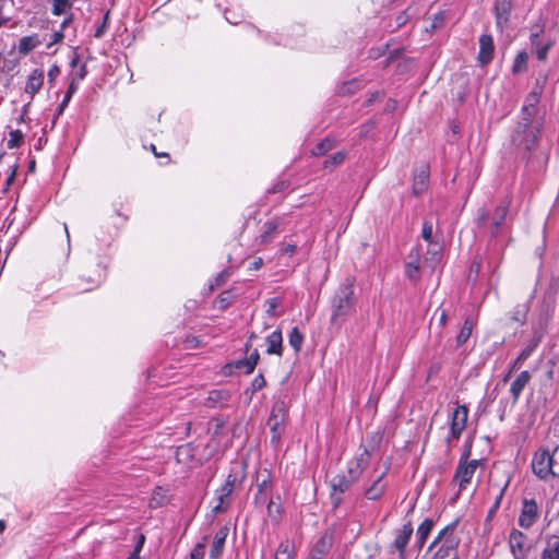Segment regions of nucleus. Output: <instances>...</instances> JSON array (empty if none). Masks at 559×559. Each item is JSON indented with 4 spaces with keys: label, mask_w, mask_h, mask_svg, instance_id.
<instances>
[{
    "label": "nucleus",
    "mask_w": 559,
    "mask_h": 559,
    "mask_svg": "<svg viewBox=\"0 0 559 559\" xmlns=\"http://www.w3.org/2000/svg\"><path fill=\"white\" fill-rule=\"evenodd\" d=\"M370 453L367 449L348 462L346 473L335 475L331 484V502L334 508H338L344 500L343 495L358 481L365 468L369 465Z\"/></svg>",
    "instance_id": "1"
},
{
    "label": "nucleus",
    "mask_w": 559,
    "mask_h": 559,
    "mask_svg": "<svg viewBox=\"0 0 559 559\" xmlns=\"http://www.w3.org/2000/svg\"><path fill=\"white\" fill-rule=\"evenodd\" d=\"M539 102L535 96L528 94L522 108V121L512 138L514 145L523 146L526 152L533 151L537 142L539 129L531 126V119L535 115V106Z\"/></svg>",
    "instance_id": "2"
},
{
    "label": "nucleus",
    "mask_w": 559,
    "mask_h": 559,
    "mask_svg": "<svg viewBox=\"0 0 559 559\" xmlns=\"http://www.w3.org/2000/svg\"><path fill=\"white\" fill-rule=\"evenodd\" d=\"M355 309L354 287L350 282L342 284L332 299L331 325L337 329Z\"/></svg>",
    "instance_id": "3"
},
{
    "label": "nucleus",
    "mask_w": 559,
    "mask_h": 559,
    "mask_svg": "<svg viewBox=\"0 0 559 559\" xmlns=\"http://www.w3.org/2000/svg\"><path fill=\"white\" fill-rule=\"evenodd\" d=\"M532 471L540 480L559 479V445L551 451L548 449L537 450L532 459Z\"/></svg>",
    "instance_id": "4"
},
{
    "label": "nucleus",
    "mask_w": 559,
    "mask_h": 559,
    "mask_svg": "<svg viewBox=\"0 0 559 559\" xmlns=\"http://www.w3.org/2000/svg\"><path fill=\"white\" fill-rule=\"evenodd\" d=\"M457 521L442 528L429 546V550L437 548L431 559H457L460 538L455 534Z\"/></svg>",
    "instance_id": "5"
},
{
    "label": "nucleus",
    "mask_w": 559,
    "mask_h": 559,
    "mask_svg": "<svg viewBox=\"0 0 559 559\" xmlns=\"http://www.w3.org/2000/svg\"><path fill=\"white\" fill-rule=\"evenodd\" d=\"M509 201H503L500 205H498L490 216L489 212L486 210H479L477 223L479 227H487L489 225L490 233L492 236L497 235L501 228V226L506 222V217L509 211Z\"/></svg>",
    "instance_id": "6"
},
{
    "label": "nucleus",
    "mask_w": 559,
    "mask_h": 559,
    "mask_svg": "<svg viewBox=\"0 0 559 559\" xmlns=\"http://www.w3.org/2000/svg\"><path fill=\"white\" fill-rule=\"evenodd\" d=\"M468 452H465L461 457L454 477L453 483H457L459 491H462L466 488V486L471 483L476 468L479 465V460H472L467 462Z\"/></svg>",
    "instance_id": "7"
},
{
    "label": "nucleus",
    "mask_w": 559,
    "mask_h": 559,
    "mask_svg": "<svg viewBox=\"0 0 559 559\" xmlns=\"http://www.w3.org/2000/svg\"><path fill=\"white\" fill-rule=\"evenodd\" d=\"M388 471V464L384 465V468L382 471H378V468H374V475L371 478V484L367 486L364 491V496L366 499L376 501L379 500L384 495L388 486L383 481V478L385 477Z\"/></svg>",
    "instance_id": "8"
},
{
    "label": "nucleus",
    "mask_w": 559,
    "mask_h": 559,
    "mask_svg": "<svg viewBox=\"0 0 559 559\" xmlns=\"http://www.w3.org/2000/svg\"><path fill=\"white\" fill-rule=\"evenodd\" d=\"M468 418V408L466 405H457L452 412L450 436L447 438L448 444L451 440H459L464 431Z\"/></svg>",
    "instance_id": "9"
},
{
    "label": "nucleus",
    "mask_w": 559,
    "mask_h": 559,
    "mask_svg": "<svg viewBox=\"0 0 559 559\" xmlns=\"http://www.w3.org/2000/svg\"><path fill=\"white\" fill-rule=\"evenodd\" d=\"M540 514L539 507L535 499H524L522 501V508L519 515L518 523L524 528H531L538 520Z\"/></svg>",
    "instance_id": "10"
},
{
    "label": "nucleus",
    "mask_w": 559,
    "mask_h": 559,
    "mask_svg": "<svg viewBox=\"0 0 559 559\" xmlns=\"http://www.w3.org/2000/svg\"><path fill=\"white\" fill-rule=\"evenodd\" d=\"M412 535L413 525L411 522L405 523L401 528L395 531V537L391 545V549L397 551L399 559H406V547Z\"/></svg>",
    "instance_id": "11"
},
{
    "label": "nucleus",
    "mask_w": 559,
    "mask_h": 559,
    "mask_svg": "<svg viewBox=\"0 0 559 559\" xmlns=\"http://www.w3.org/2000/svg\"><path fill=\"white\" fill-rule=\"evenodd\" d=\"M236 477L231 474L228 475L225 484L216 490L217 503L213 507L215 513L224 512L230 502V496L234 490Z\"/></svg>",
    "instance_id": "12"
},
{
    "label": "nucleus",
    "mask_w": 559,
    "mask_h": 559,
    "mask_svg": "<svg viewBox=\"0 0 559 559\" xmlns=\"http://www.w3.org/2000/svg\"><path fill=\"white\" fill-rule=\"evenodd\" d=\"M512 10V0H495L493 12L496 26L500 32L507 27Z\"/></svg>",
    "instance_id": "13"
},
{
    "label": "nucleus",
    "mask_w": 559,
    "mask_h": 559,
    "mask_svg": "<svg viewBox=\"0 0 559 559\" xmlns=\"http://www.w3.org/2000/svg\"><path fill=\"white\" fill-rule=\"evenodd\" d=\"M527 536L519 530L513 528L509 536V546L514 559H525Z\"/></svg>",
    "instance_id": "14"
},
{
    "label": "nucleus",
    "mask_w": 559,
    "mask_h": 559,
    "mask_svg": "<svg viewBox=\"0 0 559 559\" xmlns=\"http://www.w3.org/2000/svg\"><path fill=\"white\" fill-rule=\"evenodd\" d=\"M495 45L491 35L484 34L479 37L478 61L481 66L488 64L493 59Z\"/></svg>",
    "instance_id": "15"
},
{
    "label": "nucleus",
    "mask_w": 559,
    "mask_h": 559,
    "mask_svg": "<svg viewBox=\"0 0 559 559\" xmlns=\"http://www.w3.org/2000/svg\"><path fill=\"white\" fill-rule=\"evenodd\" d=\"M429 185V166L423 165L420 166L413 179V194L416 197L421 195L427 189Z\"/></svg>",
    "instance_id": "16"
},
{
    "label": "nucleus",
    "mask_w": 559,
    "mask_h": 559,
    "mask_svg": "<svg viewBox=\"0 0 559 559\" xmlns=\"http://www.w3.org/2000/svg\"><path fill=\"white\" fill-rule=\"evenodd\" d=\"M421 267L424 269V264H420L419 250L415 248L407 257L405 273L411 281H416Z\"/></svg>",
    "instance_id": "17"
},
{
    "label": "nucleus",
    "mask_w": 559,
    "mask_h": 559,
    "mask_svg": "<svg viewBox=\"0 0 559 559\" xmlns=\"http://www.w3.org/2000/svg\"><path fill=\"white\" fill-rule=\"evenodd\" d=\"M531 379H532V376H531L530 371L524 370V371L520 372V374L512 381L511 386H510V393L512 396L513 404H515L519 401V399L522 394V391L530 383Z\"/></svg>",
    "instance_id": "18"
},
{
    "label": "nucleus",
    "mask_w": 559,
    "mask_h": 559,
    "mask_svg": "<svg viewBox=\"0 0 559 559\" xmlns=\"http://www.w3.org/2000/svg\"><path fill=\"white\" fill-rule=\"evenodd\" d=\"M43 84L44 71L40 69H35L28 75L24 91L29 95L31 99H33V97L40 91Z\"/></svg>",
    "instance_id": "19"
},
{
    "label": "nucleus",
    "mask_w": 559,
    "mask_h": 559,
    "mask_svg": "<svg viewBox=\"0 0 559 559\" xmlns=\"http://www.w3.org/2000/svg\"><path fill=\"white\" fill-rule=\"evenodd\" d=\"M266 344H267V348H266L267 354L282 356V354H283V336H282V332L280 330L272 332L266 337Z\"/></svg>",
    "instance_id": "20"
},
{
    "label": "nucleus",
    "mask_w": 559,
    "mask_h": 559,
    "mask_svg": "<svg viewBox=\"0 0 559 559\" xmlns=\"http://www.w3.org/2000/svg\"><path fill=\"white\" fill-rule=\"evenodd\" d=\"M542 559H559V537L551 536L547 539L542 551Z\"/></svg>",
    "instance_id": "21"
},
{
    "label": "nucleus",
    "mask_w": 559,
    "mask_h": 559,
    "mask_svg": "<svg viewBox=\"0 0 559 559\" xmlns=\"http://www.w3.org/2000/svg\"><path fill=\"white\" fill-rule=\"evenodd\" d=\"M435 523L431 519H426L417 528L416 537H417V547L421 549L425 545L427 537L429 536Z\"/></svg>",
    "instance_id": "22"
},
{
    "label": "nucleus",
    "mask_w": 559,
    "mask_h": 559,
    "mask_svg": "<svg viewBox=\"0 0 559 559\" xmlns=\"http://www.w3.org/2000/svg\"><path fill=\"white\" fill-rule=\"evenodd\" d=\"M40 44L37 35L22 37L19 41V51L22 55H27Z\"/></svg>",
    "instance_id": "23"
},
{
    "label": "nucleus",
    "mask_w": 559,
    "mask_h": 559,
    "mask_svg": "<svg viewBox=\"0 0 559 559\" xmlns=\"http://www.w3.org/2000/svg\"><path fill=\"white\" fill-rule=\"evenodd\" d=\"M285 419H280L276 416L270 415L267 425L272 432V442H277L281 438Z\"/></svg>",
    "instance_id": "24"
},
{
    "label": "nucleus",
    "mask_w": 559,
    "mask_h": 559,
    "mask_svg": "<svg viewBox=\"0 0 559 559\" xmlns=\"http://www.w3.org/2000/svg\"><path fill=\"white\" fill-rule=\"evenodd\" d=\"M441 260V253L437 245H435V248L431 251L427 252V255L424 259V269H429L430 271H433L437 264Z\"/></svg>",
    "instance_id": "25"
},
{
    "label": "nucleus",
    "mask_w": 559,
    "mask_h": 559,
    "mask_svg": "<svg viewBox=\"0 0 559 559\" xmlns=\"http://www.w3.org/2000/svg\"><path fill=\"white\" fill-rule=\"evenodd\" d=\"M272 486L271 475L267 469H263L257 474V489L261 492L269 493Z\"/></svg>",
    "instance_id": "26"
},
{
    "label": "nucleus",
    "mask_w": 559,
    "mask_h": 559,
    "mask_svg": "<svg viewBox=\"0 0 559 559\" xmlns=\"http://www.w3.org/2000/svg\"><path fill=\"white\" fill-rule=\"evenodd\" d=\"M283 508L281 503L273 500L267 502V516L273 524H278L282 520Z\"/></svg>",
    "instance_id": "27"
},
{
    "label": "nucleus",
    "mask_w": 559,
    "mask_h": 559,
    "mask_svg": "<svg viewBox=\"0 0 559 559\" xmlns=\"http://www.w3.org/2000/svg\"><path fill=\"white\" fill-rule=\"evenodd\" d=\"M278 224L275 221H269L263 225V231L260 235L261 243L271 241L277 230Z\"/></svg>",
    "instance_id": "28"
},
{
    "label": "nucleus",
    "mask_w": 559,
    "mask_h": 559,
    "mask_svg": "<svg viewBox=\"0 0 559 559\" xmlns=\"http://www.w3.org/2000/svg\"><path fill=\"white\" fill-rule=\"evenodd\" d=\"M288 343L294 348L296 354L300 352L304 343V335L297 326L292 329L288 336Z\"/></svg>",
    "instance_id": "29"
},
{
    "label": "nucleus",
    "mask_w": 559,
    "mask_h": 559,
    "mask_svg": "<svg viewBox=\"0 0 559 559\" xmlns=\"http://www.w3.org/2000/svg\"><path fill=\"white\" fill-rule=\"evenodd\" d=\"M527 60H528L527 52H525V51L519 52L514 59L512 72L514 74H520V73L525 72L527 69Z\"/></svg>",
    "instance_id": "30"
},
{
    "label": "nucleus",
    "mask_w": 559,
    "mask_h": 559,
    "mask_svg": "<svg viewBox=\"0 0 559 559\" xmlns=\"http://www.w3.org/2000/svg\"><path fill=\"white\" fill-rule=\"evenodd\" d=\"M294 556V546L290 542H282L276 550L275 559H292Z\"/></svg>",
    "instance_id": "31"
},
{
    "label": "nucleus",
    "mask_w": 559,
    "mask_h": 559,
    "mask_svg": "<svg viewBox=\"0 0 559 559\" xmlns=\"http://www.w3.org/2000/svg\"><path fill=\"white\" fill-rule=\"evenodd\" d=\"M542 342V334L535 332L533 337L528 341L527 345L520 353L525 359H527L533 352L538 347Z\"/></svg>",
    "instance_id": "32"
},
{
    "label": "nucleus",
    "mask_w": 559,
    "mask_h": 559,
    "mask_svg": "<svg viewBox=\"0 0 559 559\" xmlns=\"http://www.w3.org/2000/svg\"><path fill=\"white\" fill-rule=\"evenodd\" d=\"M72 0H52V14L61 15L71 9Z\"/></svg>",
    "instance_id": "33"
},
{
    "label": "nucleus",
    "mask_w": 559,
    "mask_h": 559,
    "mask_svg": "<svg viewBox=\"0 0 559 559\" xmlns=\"http://www.w3.org/2000/svg\"><path fill=\"white\" fill-rule=\"evenodd\" d=\"M334 146V143L330 139H324L320 143L316 145V147L312 150V154L314 156H322L326 154L329 151H331Z\"/></svg>",
    "instance_id": "34"
},
{
    "label": "nucleus",
    "mask_w": 559,
    "mask_h": 559,
    "mask_svg": "<svg viewBox=\"0 0 559 559\" xmlns=\"http://www.w3.org/2000/svg\"><path fill=\"white\" fill-rule=\"evenodd\" d=\"M472 334V324L468 321H465L457 337L456 343L459 346L465 344Z\"/></svg>",
    "instance_id": "35"
},
{
    "label": "nucleus",
    "mask_w": 559,
    "mask_h": 559,
    "mask_svg": "<svg viewBox=\"0 0 559 559\" xmlns=\"http://www.w3.org/2000/svg\"><path fill=\"white\" fill-rule=\"evenodd\" d=\"M10 139L7 143L9 148L20 147L23 142V133L20 130H13L10 132Z\"/></svg>",
    "instance_id": "36"
},
{
    "label": "nucleus",
    "mask_w": 559,
    "mask_h": 559,
    "mask_svg": "<svg viewBox=\"0 0 559 559\" xmlns=\"http://www.w3.org/2000/svg\"><path fill=\"white\" fill-rule=\"evenodd\" d=\"M344 159H345V152H343V151L336 152L332 156H330L329 158H326L324 160V167L325 168L335 167V166L342 164L344 162Z\"/></svg>",
    "instance_id": "37"
},
{
    "label": "nucleus",
    "mask_w": 559,
    "mask_h": 559,
    "mask_svg": "<svg viewBox=\"0 0 559 559\" xmlns=\"http://www.w3.org/2000/svg\"><path fill=\"white\" fill-rule=\"evenodd\" d=\"M224 544L222 542V538H214L211 550H210V558L211 559H218L223 552Z\"/></svg>",
    "instance_id": "38"
},
{
    "label": "nucleus",
    "mask_w": 559,
    "mask_h": 559,
    "mask_svg": "<svg viewBox=\"0 0 559 559\" xmlns=\"http://www.w3.org/2000/svg\"><path fill=\"white\" fill-rule=\"evenodd\" d=\"M206 547V537H204L203 542L198 543L194 548L191 550L190 559H203L205 555Z\"/></svg>",
    "instance_id": "39"
},
{
    "label": "nucleus",
    "mask_w": 559,
    "mask_h": 559,
    "mask_svg": "<svg viewBox=\"0 0 559 559\" xmlns=\"http://www.w3.org/2000/svg\"><path fill=\"white\" fill-rule=\"evenodd\" d=\"M285 411H286L285 403L283 401H277L274 403V405L272 407L271 415L276 416L280 419H285Z\"/></svg>",
    "instance_id": "40"
},
{
    "label": "nucleus",
    "mask_w": 559,
    "mask_h": 559,
    "mask_svg": "<svg viewBox=\"0 0 559 559\" xmlns=\"http://www.w3.org/2000/svg\"><path fill=\"white\" fill-rule=\"evenodd\" d=\"M258 359H259V354L257 350H254V353H252L250 355V357L246 361L242 362L246 366V373H251L254 370V368L258 364Z\"/></svg>",
    "instance_id": "41"
},
{
    "label": "nucleus",
    "mask_w": 559,
    "mask_h": 559,
    "mask_svg": "<svg viewBox=\"0 0 559 559\" xmlns=\"http://www.w3.org/2000/svg\"><path fill=\"white\" fill-rule=\"evenodd\" d=\"M421 237L429 243H432V224L429 222H425L423 224Z\"/></svg>",
    "instance_id": "42"
},
{
    "label": "nucleus",
    "mask_w": 559,
    "mask_h": 559,
    "mask_svg": "<svg viewBox=\"0 0 559 559\" xmlns=\"http://www.w3.org/2000/svg\"><path fill=\"white\" fill-rule=\"evenodd\" d=\"M266 306V313L269 316H276V308L280 306V299L278 298H270L265 302Z\"/></svg>",
    "instance_id": "43"
},
{
    "label": "nucleus",
    "mask_w": 559,
    "mask_h": 559,
    "mask_svg": "<svg viewBox=\"0 0 559 559\" xmlns=\"http://www.w3.org/2000/svg\"><path fill=\"white\" fill-rule=\"evenodd\" d=\"M542 33H543V27H540V26H535L532 28V34H531L532 47L537 48L539 46L538 38Z\"/></svg>",
    "instance_id": "44"
},
{
    "label": "nucleus",
    "mask_w": 559,
    "mask_h": 559,
    "mask_svg": "<svg viewBox=\"0 0 559 559\" xmlns=\"http://www.w3.org/2000/svg\"><path fill=\"white\" fill-rule=\"evenodd\" d=\"M265 384H266L265 379L261 373L255 376L251 383L253 392L263 389L265 386Z\"/></svg>",
    "instance_id": "45"
},
{
    "label": "nucleus",
    "mask_w": 559,
    "mask_h": 559,
    "mask_svg": "<svg viewBox=\"0 0 559 559\" xmlns=\"http://www.w3.org/2000/svg\"><path fill=\"white\" fill-rule=\"evenodd\" d=\"M288 188V182L287 181H278L276 182L275 185H273L269 190H267V193H278V192H283L285 191L286 189Z\"/></svg>",
    "instance_id": "46"
},
{
    "label": "nucleus",
    "mask_w": 559,
    "mask_h": 559,
    "mask_svg": "<svg viewBox=\"0 0 559 559\" xmlns=\"http://www.w3.org/2000/svg\"><path fill=\"white\" fill-rule=\"evenodd\" d=\"M551 43H547L546 45H544L543 47H537L536 48V55H537V58L542 61L546 60L547 59V53H548V50L550 49L551 47Z\"/></svg>",
    "instance_id": "47"
},
{
    "label": "nucleus",
    "mask_w": 559,
    "mask_h": 559,
    "mask_svg": "<svg viewBox=\"0 0 559 559\" xmlns=\"http://www.w3.org/2000/svg\"><path fill=\"white\" fill-rule=\"evenodd\" d=\"M525 309H516L512 316H510V320L519 322L521 324L525 321Z\"/></svg>",
    "instance_id": "48"
},
{
    "label": "nucleus",
    "mask_w": 559,
    "mask_h": 559,
    "mask_svg": "<svg viewBox=\"0 0 559 559\" xmlns=\"http://www.w3.org/2000/svg\"><path fill=\"white\" fill-rule=\"evenodd\" d=\"M444 21V15L442 12H439L437 13L435 16H433V21H432V24H431V28L436 29V28H439L442 23Z\"/></svg>",
    "instance_id": "49"
},
{
    "label": "nucleus",
    "mask_w": 559,
    "mask_h": 559,
    "mask_svg": "<svg viewBox=\"0 0 559 559\" xmlns=\"http://www.w3.org/2000/svg\"><path fill=\"white\" fill-rule=\"evenodd\" d=\"M59 74H60V69H59V67H58V66H56V64H55V66H52V67L49 69L48 74H47V75H48V81H49V83H52Z\"/></svg>",
    "instance_id": "50"
},
{
    "label": "nucleus",
    "mask_w": 559,
    "mask_h": 559,
    "mask_svg": "<svg viewBox=\"0 0 559 559\" xmlns=\"http://www.w3.org/2000/svg\"><path fill=\"white\" fill-rule=\"evenodd\" d=\"M16 169H17V166L16 165L13 166L11 174L9 175V177L5 180V187L3 189V192H7L10 188V186L12 185V182L15 180Z\"/></svg>",
    "instance_id": "51"
},
{
    "label": "nucleus",
    "mask_w": 559,
    "mask_h": 559,
    "mask_svg": "<svg viewBox=\"0 0 559 559\" xmlns=\"http://www.w3.org/2000/svg\"><path fill=\"white\" fill-rule=\"evenodd\" d=\"M267 495L269 493H266V492H261V491L258 490L257 493H255V497H254V503L262 506L263 503L266 502Z\"/></svg>",
    "instance_id": "52"
},
{
    "label": "nucleus",
    "mask_w": 559,
    "mask_h": 559,
    "mask_svg": "<svg viewBox=\"0 0 559 559\" xmlns=\"http://www.w3.org/2000/svg\"><path fill=\"white\" fill-rule=\"evenodd\" d=\"M71 97H72L71 94L66 93V96H64L63 100L61 102V104L59 105V108L57 110V116L62 115V112H63L64 108L68 106Z\"/></svg>",
    "instance_id": "53"
},
{
    "label": "nucleus",
    "mask_w": 559,
    "mask_h": 559,
    "mask_svg": "<svg viewBox=\"0 0 559 559\" xmlns=\"http://www.w3.org/2000/svg\"><path fill=\"white\" fill-rule=\"evenodd\" d=\"M507 487H508V483L503 486V488L500 489L499 493L497 495L495 502H493V509H499Z\"/></svg>",
    "instance_id": "54"
},
{
    "label": "nucleus",
    "mask_w": 559,
    "mask_h": 559,
    "mask_svg": "<svg viewBox=\"0 0 559 559\" xmlns=\"http://www.w3.org/2000/svg\"><path fill=\"white\" fill-rule=\"evenodd\" d=\"M281 252H282L283 254L293 255V254L296 252V246H295V245H292V243L284 245V246L281 248Z\"/></svg>",
    "instance_id": "55"
},
{
    "label": "nucleus",
    "mask_w": 559,
    "mask_h": 559,
    "mask_svg": "<svg viewBox=\"0 0 559 559\" xmlns=\"http://www.w3.org/2000/svg\"><path fill=\"white\" fill-rule=\"evenodd\" d=\"M63 37H64V35H63V32L61 29L58 31V32H55L52 34V37H51V43L48 45V47H50L53 44L61 43Z\"/></svg>",
    "instance_id": "56"
},
{
    "label": "nucleus",
    "mask_w": 559,
    "mask_h": 559,
    "mask_svg": "<svg viewBox=\"0 0 559 559\" xmlns=\"http://www.w3.org/2000/svg\"><path fill=\"white\" fill-rule=\"evenodd\" d=\"M165 499H166L165 496H163L162 493H160V499H158L157 496L154 493V497L151 499L150 504H151V507L160 506Z\"/></svg>",
    "instance_id": "57"
},
{
    "label": "nucleus",
    "mask_w": 559,
    "mask_h": 559,
    "mask_svg": "<svg viewBox=\"0 0 559 559\" xmlns=\"http://www.w3.org/2000/svg\"><path fill=\"white\" fill-rule=\"evenodd\" d=\"M86 73H87L86 66H85V64H83V66L81 67L80 71H79V72L75 74V76H74V78H75V81H81V80H83V79L85 78Z\"/></svg>",
    "instance_id": "58"
},
{
    "label": "nucleus",
    "mask_w": 559,
    "mask_h": 559,
    "mask_svg": "<svg viewBox=\"0 0 559 559\" xmlns=\"http://www.w3.org/2000/svg\"><path fill=\"white\" fill-rule=\"evenodd\" d=\"M76 90H78V82L75 81V78H72L67 93L73 95Z\"/></svg>",
    "instance_id": "59"
},
{
    "label": "nucleus",
    "mask_w": 559,
    "mask_h": 559,
    "mask_svg": "<svg viewBox=\"0 0 559 559\" xmlns=\"http://www.w3.org/2000/svg\"><path fill=\"white\" fill-rule=\"evenodd\" d=\"M227 536V528L222 527L216 534L214 538H222V542L225 543Z\"/></svg>",
    "instance_id": "60"
},
{
    "label": "nucleus",
    "mask_w": 559,
    "mask_h": 559,
    "mask_svg": "<svg viewBox=\"0 0 559 559\" xmlns=\"http://www.w3.org/2000/svg\"><path fill=\"white\" fill-rule=\"evenodd\" d=\"M144 540H145L144 535H140L133 551H136L138 554H140V551L143 547Z\"/></svg>",
    "instance_id": "61"
},
{
    "label": "nucleus",
    "mask_w": 559,
    "mask_h": 559,
    "mask_svg": "<svg viewBox=\"0 0 559 559\" xmlns=\"http://www.w3.org/2000/svg\"><path fill=\"white\" fill-rule=\"evenodd\" d=\"M543 92V86L537 85L533 88V91L530 93V95L535 96L537 99H539Z\"/></svg>",
    "instance_id": "62"
},
{
    "label": "nucleus",
    "mask_w": 559,
    "mask_h": 559,
    "mask_svg": "<svg viewBox=\"0 0 559 559\" xmlns=\"http://www.w3.org/2000/svg\"><path fill=\"white\" fill-rule=\"evenodd\" d=\"M189 452H190V448H189V447H187V445H186V447H180V448H178V450H177V457H178V461H180V460H181V459H180V456H181L182 454H188Z\"/></svg>",
    "instance_id": "63"
},
{
    "label": "nucleus",
    "mask_w": 559,
    "mask_h": 559,
    "mask_svg": "<svg viewBox=\"0 0 559 559\" xmlns=\"http://www.w3.org/2000/svg\"><path fill=\"white\" fill-rule=\"evenodd\" d=\"M525 360L526 359L521 354H519V356L514 359L513 362L521 368Z\"/></svg>",
    "instance_id": "64"
}]
</instances>
